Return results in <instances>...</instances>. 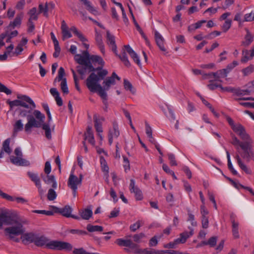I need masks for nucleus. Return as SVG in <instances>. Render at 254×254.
Instances as JSON below:
<instances>
[{"mask_svg": "<svg viewBox=\"0 0 254 254\" xmlns=\"http://www.w3.org/2000/svg\"><path fill=\"white\" fill-rule=\"evenodd\" d=\"M34 109L31 107L27 109L28 110H19V115L22 117H27V123L24 127L25 131L26 132H31V128L33 127H40L43 120L45 119V115L39 110H34L33 115H31L32 111Z\"/></svg>", "mask_w": 254, "mask_h": 254, "instance_id": "f257e3e1", "label": "nucleus"}, {"mask_svg": "<svg viewBox=\"0 0 254 254\" xmlns=\"http://www.w3.org/2000/svg\"><path fill=\"white\" fill-rule=\"evenodd\" d=\"M103 66L101 65L97 68L94 67L93 72H91L86 80V84L91 92H95L98 89V85H100L98 82L104 79L108 74L106 69H103Z\"/></svg>", "mask_w": 254, "mask_h": 254, "instance_id": "f03ea898", "label": "nucleus"}, {"mask_svg": "<svg viewBox=\"0 0 254 254\" xmlns=\"http://www.w3.org/2000/svg\"><path fill=\"white\" fill-rule=\"evenodd\" d=\"M46 247L49 249L56 251H70L72 249V246L68 242L53 240L46 244Z\"/></svg>", "mask_w": 254, "mask_h": 254, "instance_id": "7ed1b4c3", "label": "nucleus"}, {"mask_svg": "<svg viewBox=\"0 0 254 254\" xmlns=\"http://www.w3.org/2000/svg\"><path fill=\"white\" fill-rule=\"evenodd\" d=\"M14 226H11L4 229V233L8 236L10 239H13L14 236L22 235L25 231L22 224L17 221V224Z\"/></svg>", "mask_w": 254, "mask_h": 254, "instance_id": "20e7f679", "label": "nucleus"}, {"mask_svg": "<svg viewBox=\"0 0 254 254\" xmlns=\"http://www.w3.org/2000/svg\"><path fill=\"white\" fill-rule=\"evenodd\" d=\"M252 141H246V144L241 148L243 151L241 153L238 151L242 157L247 162H250L251 160L254 161V151L252 145Z\"/></svg>", "mask_w": 254, "mask_h": 254, "instance_id": "39448f33", "label": "nucleus"}, {"mask_svg": "<svg viewBox=\"0 0 254 254\" xmlns=\"http://www.w3.org/2000/svg\"><path fill=\"white\" fill-rule=\"evenodd\" d=\"M52 207L54 210V212L60 213L65 217H71L76 220L80 219L79 216L71 214L72 209L69 205H65L64 207L61 208L55 206H53Z\"/></svg>", "mask_w": 254, "mask_h": 254, "instance_id": "423d86ee", "label": "nucleus"}, {"mask_svg": "<svg viewBox=\"0 0 254 254\" xmlns=\"http://www.w3.org/2000/svg\"><path fill=\"white\" fill-rule=\"evenodd\" d=\"M77 71L81 75V79H84V75L86 72H93L94 66L90 61H86L81 65L76 67Z\"/></svg>", "mask_w": 254, "mask_h": 254, "instance_id": "0eeeda50", "label": "nucleus"}, {"mask_svg": "<svg viewBox=\"0 0 254 254\" xmlns=\"http://www.w3.org/2000/svg\"><path fill=\"white\" fill-rule=\"evenodd\" d=\"M0 221L7 225L17 224V219L16 217L12 214L7 211H3L0 213Z\"/></svg>", "mask_w": 254, "mask_h": 254, "instance_id": "6e6552de", "label": "nucleus"}, {"mask_svg": "<svg viewBox=\"0 0 254 254\" xmlns=\"http://www.w3.org/2000/svg\"><path fill=\"white\" fill-rule=\"evenodd\" d=\"M27 175L31 180L34 183L35 186L38 188V192L41 197L44 194L45 191L42 188L41 181L37 174L28 172Z\"/></svg>", "mask_w": 254, "mask_h": 254, "instance_id": "1a4fd4ad", "label": "nucleus"}, {"mask_svg": "<svg viewBox=\"0 0 254 254\" xmlns=\"http://www.w3.org/2000/svg\"><path fill=\"white\" fill-rule=\"evenodd\" d=\"M233 131L237 133L241 138L245 141H252L250 135L246 132L245 127L240 124H237V126L234 128Z\"/></svg>", "mask_w": 254, "mask_h": 254, "instance_id": "9d476101", "label": "nucleus"}, {"mask_svg": "<svg viewBox=\"0 0 254 254\" xmlns=\"http://www.w3.org/2000/svg\"><path fill=\"white\" fill-rule=\"evenodd\" d=\"M17 98L21 99L20 106L26 109H29L31 107H32V108H36L35 104L29 96L18 95Z\"/></svg>", "mask_w": 254, "mask_h": 254, "instance_id": "9b49d317", "label": "nucleus"}, {"mask_svg": "<svg viewBox=\"0 0 254 254\" xmlns=\"http://www.w3.org/2000/svg\"><path fill=\"white\" fill-rule=\"evenodd\" d=\"M41 178L42 179L43 181L45 183L47 184H52V187L54 189H56L57 187V184L55 179V177L53 175H45L42 173L40 175Z\"/></svg>", "mask_w": 254, "mask_h": 254, "instance_id": "f8f14e48", "label": "nucleus"}, {"mask_svg": "<svg viewBox=\"0 0 254 254\" xmlns=\"http://www.w3.org/2000/svg\"><path fill=\"white\" fill-rule=\"evenodd\" d=\"M154 37L156 44L160 50L163 52H165L166 49L164 46L165 40L162 35L157 31H155Z\"/></svg>", "mask_w": 254, "mask_h": 254, "instance_id": "ddd939ff", "label": "nucleus"}, {"mask_svg": "<svg viewBox=\"0 0 254 254\" xmlns=\"http://www.w3.org/2000/svg\"><path fill=\"white\" fill-rule=\"evenodd\" d=\"M98 89H97L95 91L97 92L99 95L103 99V103L104 105L103 109L105 112H107L108 106L107 102V94L106 92L104 91V90L102 89V87L101 85H98Z\"/></svg>", "mask_w": 254, "mask_h": 254, "instance_id": "4468645a", "label": "nucleus"}, {"mask_svg": "<svg viewBox=\"0 0 254 254\" xmlns=\"http://www.w3.org/2000/svg\"><path fill=\"white\" fill-rule=\"evenodd\" d=\"M0 196L2 198L7 200L10 201H13L14 200H16L18 203H24L27 202V200L22 197H16L14 198L12 196L9 195V194L5 193L0 189Z\"/></svg>", "mask_w": 254, "mask_h": 254, "instance_id": "2eb2a0df", "label": "nucleus"}, {"mask_svg": "<svg viewBox=\"0 0 254 254\" xmlns=\"http://www.w3.org/2000/svg\"><path fill=\"white\" fill-rule=\"evenodd\" d=\"M44 120H43L42 122L41 123V126L39 127H42L45 130V136L48 139L52 138L51 131L54 130V127L51 129L49 124L44 123Z\"/></svg>", "mask_w": 254, "mask_h": 254, "instance_id": "dca6fc26", "label": "nucleus"}, {"mask_svg": "<svg viewBox=\"0 0 254 254\" xmlns=\"http://www.w3.org/2000/svg\"><path fill=\"white\" fill-rule=\"evenodd\" d=\"M37 236V234L33 233H23L21 236V239L23 243L26 241L29 243H34Z\"/></svg>", "mask_w": 254, "mask_h": 254, "instance_id": "f3484780", "label": "nucleus"}, {"mask_svg": "<svg viewBox=\"0 0 254 254\" xmlns=\"http://www.w3.org/2000/svg\"><path fill=\"white\" fill-rule=\"evenodd\" d=\"M11 162L16 165H28L29 163L28 161L22 159L20 157L11 156L10 157Z\"/></svg>", "mask_w": 254, "mask_h": 254, "instance_id": "a211bd4d", "label": "nucleus"}, {"mask_svg": "<svg viewBox=\"0 0 254 254\" xmlns=\"http://www.w3.org/2000/svg\"><path fill=\"white\" fill-rule=\"evenodd\" d=\"M81 184V180H78V178L71 174L68 178L67 182V185L70 188H72V187H77V185Z\"/></svg>", "mask_w": 254, "mask_h": 254, "instance_id": "6ab92c4d", "label": "nucleus"}, {"mask_svg": "<svg viewBox=\"0 0 254 254\" xmlns=\"http://www.w3.org/2000/svg\"><path fill=\"white\" fill-rule=\"evenodd\" d=\"M84 140H87L92 145L95 144V139L92 130V127L88 126L86 132L84 133Z\"/></svg>", "mask_w": 254, "mask_h": 254, "instance_id": "aec40b11", "label": "nucleus"}, {"mask_svg": "<svg viewBox=\"0 0 254 254\" xmlns=\"http://www.w3.org/2000/svg\"><path fill=\"white\" fill-rule=\"evenodd\" d=\"M127 247H128V248H125V250L128 253H133L134 254H138V252L141 251V249H139V246L133 243L131 240Z\"/></svg>", "mask_w": 254, "mask_h": 254, "instance_id": "412c9836", "label": "nucleus"}, {"mask_svg": "<svg viewBox=\"0 0 254 254\" xmlns=\"http://www.w3.org/2000/svg\"><path fill=\"white\" fill-rule=\"evenodd\" d=\"M79 213L80 215L79 217L84 220L89 219L93 214L92 211L90 208L80 209L79 211Z\"/></svg>", "mask_w": 254, "mask_h": 254, "instance_id": "4be33fe9", "label": "nucleus"}, {"mask_svg": "<svg viewBox=\"0 0 254 254\" xmlns=\"http://www.w3.org/2000/svg\"><path fill=\"white\" fill-rule=\"evenodd\" d=\"M107 40L108 44L112 46V51L114 52H117V47L115 42V37L109 31H107Z\"/></svg>", "mask_w": 254, "mask_h": 254, "instance_id": "5701e85b", "label": "nucleus"}, {"mask_svg": "<svg viewBox=\"0 0 254 254\" xmlns=\"http://www.w3.org/2000/svg\"><path fill=\"white\" fill-rule=\"evenodd\" d=\"M23 13L20 12L16 15V17L12 22H10L9 27H12L14 28L15 27L19 26L21 23V20L23 17Z\"/></svg>", "mask_w": 254, "mask_h": 254, "instance_id": "b1692460", "label": "nucleus"}, {"mask_svg": "<svg viewBox=\"0 0 254 254\" xmlns=\"http://www.w3.org/2000/svg\"><path fill=\"white\" fill-rule=\"evenodd\" d=\"M117 56H118L120 59L124 63L125 66L127 67H129L130 66V64L128 60L127 54L125 50H123L121 54L118 55L117 52H114Z\"/></svg>", "mask_w": 254, "mask_h": 254, "instance_id": "393cba45", "label": "nucleus"}, {"mask_svg": "<svg viewBox=\"0 0 254 254\" xmlns=\"http://www.w3.org/2000/svg\"><path fill=\"white\" fill-rule=\"evenodd\" d=\"M49 240L44 236L36 237L34 244L38 247H42L48 243Z\"/></svg>", "mask_w": 254, "mask_h": 254, "instance_id": "a878e982", "label": "nucleus"}, {"mask_svg": "<svg viewBox=\"0 0 254 254\" xmlns=\"http://www.w3.org/2000/svg\"><path fill=\"white\" fill-rule=\"evenodd\" d=\"M115 83L116 82L114 79L108 77L104 81L103 83L104 86L103 87H102V89L104 90V92H106V91L109 90L111 85H114Z\"/></svg>", "mask_w": 254, "mask_h": 254, "instance_id": "bb28decb", "label": "nucleus"}, {"mask_svg": "<svg viewBox=\"0 0 254 254\" xmlns=\"http://www.w3.org/2000/svg\"><path fill=\"white\" fill-rule=\"evenodd\" d=\"M254 40V36L249 30H247V34L245 37V41H243L242 45L244 46L247 47L249 46Z\"/></svg>", "mask_w": 254, "mask_h": 254, "instance_id": "cd10ccee", "label": "nucleus"}, {"mask_svg": "<svg viewBox=\"0 0 254 254\" xmlns=\"http://www.w3.org/2000/svg\"><path fill=\"white\" fill-rule=\"evenodd\" d=\"M212 74H213V77L215 78V80L220 82H222V80L220 79V78H224L227 76L224 69L218 70Z\"/></svg>", "mask_w": 254, "mask_h": 254, "instance_id": "c85d7f7f", "label": "nucleus"}, {"mask_svg": "<svg viewBox=\"0 0 254 254\" xmlns=\"http://www.w3.org/2000/svg\"><path fill=\"white\" fill-rule=\"evenodd\" d=\"M109 134L113 136L115 138H117L120 135L118 125L116 122H113V129L109 130Z\"/></svg>", "mask_w": 254, "mask_h": 254, "instance_id": "c756f323", "label": "nucleus"}, {"mask_svg": "<svg viewBox=\"0 0 254 254\" xmlns=\"http://www.w3.org/2000/svg\"><path fill=\"white\" fill-rule=\"evenodd\" d=\"M93 120L94 122V127L97 132L101 133L103 132L102 125L101 122L98 120L96 114L94 115Z\"/></svg>", "mask_w": 254, "mask_h": 254, "instance_id": "7c9ffc66", "label": "nucleus"}, {"mask_svg": "<svg viewBox=\"0 0 254 254\" xmlns=\"http://www.w3.org/2000/svg\"><path fill=\"white\" fill-rule=\"evenodd\" d=\"M235 158L237 160V163L240 168L242 170H243L246 173L248 174H250L251 173V171L249 169H248L247 166L243 163L239 155H237L235 156Z\"/></svg>", "mask_w": 254, "mask_h": 254, "instance_id": "2f4dec72", "label": "nucleus"}, {"mask_svg": "<svg viewBox=\"0 0 254 254\" xmlns=\"http://www.w3.org/2000/svg\"><path fill=\"white\" fill-rule=\"evenodd\" d=\"M81 1L83 2L84 4L86 6V9L91 13L94 15H98L99 13L98 11L93 7L90 3V2L88 0H80Z\"/></svg>", "mask_w": 254, "mask_h": 254, "instance_id": "473e14b6", "label": "nucleus"}, {"mask_svg": "<svg viewBox=\"0 0 254 254\" xmlns=\"http://www.w3.org/2000/svg\"><path fill=\"white\" fill-rule=\"evenodd\" d=\"M70 30L75 35L78 37V38L81 42H84L85 41H87V39L83 36V35L80 31H79L77 29V28L75 27H71L70 28Z\"/></svg>", "mask_w": 254, "mask_h": 254, "instance_id": "72a5a7b5", "label": "nucleus"}, {"mask_svg": "<svg viewBox=\"0 0 254 254\" xmlns=\"http://www.w3.org/2000/svg\"><path fill=\"white\" fill-rule=\"evenodd\" d=\"M90 62L92 63H97L99 65L104 66L105 64V62H104L103 59L99 56L97 55H92L90 58Z\"/></svg>", "mask_w": 254, "mask_h": 254, "instance_id": "f704fd0d", "label": "nucleus"}, {"mask_svg": "<svg viewBox=\"0 0 254 254\" xmlns=\"http://www.w3.org/2000/svg\"><path fill=\"white\" fill-rule=\"evenodd\" d=\"M100 162L101 164V170L104 172V173H109V168L104 157L100 156Z\"/></svg>", "mask_w": 254, "mask_h": 254, "instance_id": "c9c22d12", "label": "nucleus"}, {"mask_svg": "<svg viewBox=\"0 0 254 254\" xmlns=\"http://www.w3.org/2000/svg\"><path fill=\"white\" fill-rule=\"evenodd\" d=\"M13 135H15L18 131L23 129V125L21 120H17L13 126Z\"/></svg>", "mask_w": 254, "mask_h": 254, "instance_id": "e433bc0d", "label": "nucleus"}, {"mask_svg": "<svg viewBox=\"0 0 254 254\" xmlns=\"http://www.w3.org/2000/svg\"><path fill=\"white\" fill-rule=\"evenodd\" d=\"M86 228L90 232H102L103 230V227L102 226L98 225L93 226L91 224H88Z\"/></svg>", "mask_w": 254, "mask_h": 254, "instance_id": "4c0bfd02", "label": "nucleus"}, {"mask_svg": "<svg viewBox=\"0 0 254 254\" xmlns=\"http://www.w3.org/2000/svg\"><path fill=\"white\" fill-rule=\"evenodd\" d=\"M250 51L248 50H244L242 51L243 57L241 58V62L243 63H247L249 60H251L253 57L249 55Z\"/></svg>", "mask_w": 254, "mask_h": 254, "instance_id": "58836bf2", "label": "nucleus"}, {"mask_svg": "<svg viewBox=\"0 0 254 254\" xmlns=\"http://www.w3.org/2000/svg\"><path fill=\"white\" fill-rule=\"evenodd\" d=\"M10 142V140L9 138H7L6 140H5L3 142L2 147L1 149L8 154H10L11 152V149L9 147Z\"/></svg>", "mask_w": 254, "mask_h": 254, "instance_id": "ea45409f", "label": "nucleus"}, {"mask_svg": "<svg viewBox=\"0 0 254 254\" xmlns=\"http://www.w3.org/2000/svg\"><path fill=\"white\" fill-rule=\"evenodd\" d=\"M36 12L37 9L36 7H33L29 10L28 14L30 15V18L28 19V22H31L33 20H37L38 14L36 13Z\"/></svg>", "mask_w": 254, "mask_h": 254, "instance_id": "a19ab883", "label": "nucleus"}, {"mask_svg": "<svg viewBox=\"0 0 254 254\" xmlns=\"http://www.w3.org/2000/svg\"><path fill=\"white\" fill-rule=\"evenodd\" d=\"M231 143L234 145L235 146L237 147V149L238 151H239V148L238 146H240L241 148H242V146L243 145H244L246 144V141H244V142L240 141L237 137L235 136H233L232 137V141L231 142Z\"/></svg>", "mask_w": 254, "mask_h": 254, "instance_id": "79ce46f5", "label": "nucleus"}, {"mask_svg": "<svg viewBox=\"0 0 254 254\" xmlns=\"http://www.w3.org/2000/svg\"><path fill=\"white\" fill-rule=\"evenodd\" d=\"M124 85L125 89L129 90L132 94H134L135 93V90L133 89L131 83L128 80L126 79H125L124 80Z\"/></svg>", "mask_w": 254, "mask_h": 254, "instance_id": "37998d69", "label": "nucleus"}, {"mask_svg": "<svg viewBox=\"0 0 254 254\" xmlns=\"http://www.w3.org/2000/svg\"><path fill=\"white\" fill-rule=\"evenodd\" d=\"M65 75V71L63 67H60L59 71H58V76L55 79L54 82L56 81H63V79H64V78H63V76Z\"/></svg>", "mask_w": 254, "mask_h": 254, "instance_id": "c03bdc74", "label": "nucleus"}, {"mask_svg": "<svg viewBox=\"0 0 254 254\" xmlns=\"http://www.w3.org/2000/svg\"><path fill=\"white\" fill-rule=\"evenodd\" d=\"M48 3H46L45 6H44L42 3H40L39 5V13L43 12L44 15L47 17L48 16Z\"/></svg>", "mask_w": 254, "mask_h": 254, "instance_id": "a18cd8bd", "label": "nucleus"}, {"mask_svg": "<svg viewBox=\"0 0 254 254\" xmlns=\"http://www.w3.org/2000/svg\"><path fill=\"white\" fill-rule=\"evenodd\" d=\"M61 88L64 94H67L69 93L65 78L63 79L61 83Z\"/></svg>", "mask_w": 254, "mask_h": 254, "instance_id": "49530a36", "label": "nucleus"}, {"mask_svg": "<svg viewBox=\"0 0 254 254\" xmlns=\"http://www.w3.org/2000/svg\"><path fill=\"white\" fill-rule=\"evenodd\" d=\"M130 239L124 240L123 239H118L116 243L120 246L127 247L130 243Z\"/></svg>", "mask_w": 254, "mask_h": 254, "instance_id": "de8ad7c7", "label": "nucleus"}, {"mask_svg": "<svg viewBox=\"0 0 254 254\" xmlns=\"http://www.w3.org/2000/svg\"><path fill=\"white\" fill-rule=\"evenodd\" d=\"M244 76H248L254 71V65L251 64L242 70Z\"/></svg>", "mask_w": 254, "mask_h": 254, "instance_id": "09e8293b", "label": "nucleus"}, {"mask_svg": "<svg viewBox=\"0 0 254 254\" xmlns=\"http://www.w3.org/2000/svg\"><path fill=\"white\" fill-rule=\"evenodd\" d=\"M238 63L237 61H233L232 63L228 64L225 68H223L225 71L226 73L228 75L229 73H230L231 70L237 65Z\"/></svg>", "mask_w": 254, "mask_h": 254, "instance_id": "8fccbe9b", "label": "nucleus"}, {"mask_svg": "<svg viewBox=\"0 0 254 254\" xmlns=\"http://www.w3.org/2000/svg\"><path fill=\"white\" fill-rule=\"evenodd\" d=\"M227 157L228 159V167L229 169L231 171L233 175H236L237 174V171L234 169L230 160V156L229 152L226 151Z\"/></svg>", "mask_w": 254, "mask_h": 254, "instance_id": "3c124183", "label": "nucleus"}, {"mask_svg": "<svg viewBox=\"0 0 254 254\" xmlns=\"http://www.w3.org/2000/svg\"><path fill=\"white\" fill-rule=\"evenodd\" d=\"M57 197V193L53 189H50L47 194V198L49 200H54Z\"/></svg>", "mask_w": 254, "mask_h": 254, "instance_id": "603ef678", "label": "nucleus"}, {"mask_svg": "<svg viewBox=\"0 0 254 254\" xmlns=\"http://www.w3.org/2000/svg\"><path fill=\"white\" fill-rule=\"evenodd\" d=\"M190 237V235L189 234V233L187 232H185L184 233H182L180 235V238H178V240L180 243H185L186 242L187 239Z\"/></svg>", "mask_w": 254, "mask_h": 254, "instance_id": "864d4df0", "label": "nucleus"}, {"mask_svg": "<svg viewBox=\"0 0 254 254\" xmlns=\"http://www.w3.org/2000/svg\"><path fill=\"white\" fill-rule=\"evenodd\" d=\"M132 191L135 194V196L137 200H140L143 198L142 192L138 188H135V190Z\"/></svg>", "mask_w": 254, "mask_h": 254, "instance_id": "5fc2aeb1", "label": "nucleus"}, {"mask_svg": "<svg viewBox=\"0 0 254 254\" xmlns=\"http://www.w3.org/2000/svg\"><path fill=\"white\" fill-rule=\"evenodd\" d=\"M32 212L38 214H45L47 216H52L54 215V212L52 211H48L45 210H34Z\"/></svg>", "mask_w": 254, "mask_h": 254, "instance_id": "6e6d98bb", "label": "nucleus"}, {"mask_svg": "<svg viewBox=\"0 0 254 254\" xmlns=\"http://www.w3.org/2000/svg\"><path fill=\"white\" fill-rule=\"evenodd\" d=\"M21 102V99H18L17 100H15L13 101L8 100L7 101V103L8 104V105H9V106L11 108H12L15 106H20Z\"/></svg>", "mask_w": 254, "mask_h": 254, "instance_id": "4d7b16f0", "label": "nucleus"}, {"mask_svg": "<svg viewBox=\"0 0 254 254\" xmlns=\"http://www.w3.org/2000/svg\"><path fill=\"white\" fill-rule=\"evenodd\" d=\"M217 241V237L213 236L210 238L207 242V245H209L210 247H214L216 246Z\"/></svg>", "mask_w": 254, "mask_h": 254, "instance_id": "13d9d810", "label": "nucleus"}, {"mask_svg": "<svg viewBox=\"0 0 254 254\" xmlns=\"http://www.w3.org/2000/svg\"><path fill=\"white\" fill-rule=\"evenodd\" d=\"M145 234L143 233H140L139 234H134L132 236V238L133 239V241L136 243H140V240L145 237Z\"/></svg>", "mask_w": 254, "mask_h": 254, "instance_id": "bf43d9fd", "label": "nucleus"}, {"mask_svg": "<svg viewBox=\"0 0 254 254\" xmlns=\"http://www.w3.org/2000/svg\"><path fill=\"white\" fill-rule=\"evenodd\" d=\"M179 241L178 240V239H177L173 242H170L169 243L165 244L164 245V247L165 248H171V249L175 248L176 245L180 244Z\"/></svg>", "mask_w": 254, "mask_h": 254, "instance_id": "052dcab7", "label": "nucleus"}, {"mask_svg": "<svg viewBox=\"0 0 254 254\" xmlns=\"http://www.w3.org/2000/svg\"><path fill=\"white\" fill-rule=\"evenodd\" d=\"M253 21H254V12H251L245 15L243 21L251 22Z\"/></svg>", "mask_w": 254, "mask_h": 254, "instance_id": "680f3d73", "label": "nucleus"}, {"mask_svg": "<svg viewBox=\"0 0 254 254\" xmlns=\"http://www.w3.org/2000/svg\"><path fill=\"white\" fill-rule=\"evenodd\" d=\"M141 221L138 220L136 223L131 225L129 227L130 230L132 232H135L141 226Z\"/></svg>", "mask_w": 254, "mask_h": 254, "instance_id": "e2e57ef3", "label": "nucleus"}, {"mask_svg": "<svg viewBox=\"0 0 254 254\" xmlns=\"http://www.w3.org/2000/svg\"><path fill=\"white\" fill-rule=\"evenodd\" d=\"M155 249L151 248H146L141 249L140 252H138V254H154Z\"/></svg>", "mask_w": 254, "mask_h": 254, "instance_id": "0e129e2a", "label": "nucleus"}, {"mask_svg": "<svg viewBox=\"0 0 254 254\" xmlns=\"http://www.w3.org/2000/svg\"><path fill=\"white\" fill-rule=\"evenodd\" d=\"M231 20H227L225 21V23L222 26V29L223 32H226L231 27Z\"/></svg>", "mask_w": 254, "mask_h": 254, "instance_id": "69168bd1", "label": "nucleus"}, {"mask_svg": "<svg viewBox=\"0 0 254 254\" xmlns=\"http://www.w3.org/2000/svg\"><path fill=\"white\" fill-rule=\"evenodd\" d=\"M0 92H4L7 95L11 94V91L7 88L5 85L0 82Z\"/></svg>", "mask_w": 254, "mask_h": 254, "instance_id": "338daca9", "label": "nucleus"}, {"mask_svg": "<svg viewBox=\"0 0 254 254\" xmlns=\"http://www.w3.org/2000/svg\"><path fill=\"white\" fill-rule=\"evenodd\" d=\"M74 60L77 62V63L80 65L86 62L84 59V57L80 54L75 55L74 56Z\"/></svg>", "mask_w": 254, "mask_h": 254, "instance_id": "774afa93", "label": "nucleus"}]
</instances>
